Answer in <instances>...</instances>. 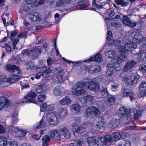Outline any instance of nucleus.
Returning <instances> with one entry per match:
<instances>
[{
    "label": "nucleus",
    "mask_w": 146,
    "mask_h": 146,
    "mask_svg": "<svg viewBox=\"0 0 146 146\" xmlns=\"http://www.w3.org/2000/svg\"><path fill=\"white\" fill-rule=\"evenodd\" d=\"M26 4L24 5V8L26 9L29 7V5L32 4L33 2V0H24Z\"/></svg>",
    "instance_id": "obj_52"
},
{
    "label": "nucleus",
    "mask_w": 146,
    "mask_h": 146,
    "mask_svg": "<svg viewBox=\"0 0 146 146\" xmlns=\"http://www.w3.org/2000/svg\"><path fill=\"white\" fill-rule=\"evenodd\" d=\"M100 111L94 107H89L87 108L86 114L88 117L94 118L100 115Z\"/></svg>",
    "instance_id": "obj_5"
},
{
    "label": "nucleus",
    "mask_w": 146,
    "mask_h": 146,
    "mask_svg": "<svg viewBox=\"0 0 146 146\" xmlns=\"http://www.w3.org/2000/svg\"><path fill=\"white\" fill-rule=\"evenodd\" d=\"M50 140V137L47 135L44 136L42 139V146H48V143Z\"/></svg>",
    "instance_id": "obj_36"
},
{
    "label": "nucleus",
    "mask_w": 146,
    "mask_h": 146,
    "mask_svg": "<svg viewBox=\"0 0 146 146\" xmlns=\"http://www.w3.org/2000/svg\"><path fill=\"white\" fill-rule=\"evenodd\" d=\"M100 107L101 109H106L108 108V104L105 101H103L100 102Z\"/></svg>",
    "instance_id": "obj_56"
},
{
    "label": "nucleus",
    "mask_w": 146,
    "mask_h": 146,
    "mask_svg": "<svg viewBox=\"0 0 146 146\" xmlns=\"http://www.w3.org/2000/svg\"><path fill=\"white\" fill-rule=\"evenodd\" d=\"M142 111L141 110H137L134 112L133 115V119L135 120H138L140 119L142 116Z\"/></svg>",
    "instance_id": "obj_33"
},
{
    "label": "nucleus",
    "mask_w": 146,
    "mask_h": 146,
    "mask_svg": "<svg viewBox=\"0 0 146 146\" xmlns=\"http://www.w3.org/2000/svg\"><path fill=\"white\" fill-rule=\"evenodd\" d=\"M4 68L11 73L22 74V71L20 69L19 67L15 65L7 64L5 66Z\"/></svg>",
    "instance_id": "obj_9"
},
{
    "label": "nucleus",
    "mask_w": 146,
    "mask_h": 146,
    "mask_svg": "<svg viewBox=\"0 0 146 146\" xmlns=\"http://www.w3.org/2000/svg\"><path fill=\"white\" fill-rule=\"evenodd\" d=\"M77 125V123L75 122L73 123L72 125L73 128L72 131L75 135H76V133L79 134L85 131V128L88 126V125L86 123L83 124L82 126L80 127L78 126Z\"/></svg>",
    "instance_id": "obj_7"
},
{
    "label": "nucleus",
    "mask_w": 146,
    "mask_h": 146,
    "mask_svg": "<svg viewBox=\"0 0 146 146\" xmlns=\"http://www.w3.org/2000/svg\"><path fill=\"white\" fill-rule=\"evenodd\" d=\"M139 69L142 72L144 73L146 72V65L141 64L139 66Z\"/></svg>",
    "instance_id": "obj_57"
},
{
    "label": "nucleus",
    "mask_w": 146,
    "mask_h": 146,
    "mask_svg": "<svg viewBox=\"0 0 146 146\" xmlns=\"http://www.w3.org/2000/svg\"><path fill=\"white\" fill-rule=\"evenodd\" d=\"M107 13L108 15L110 17L113 16L115 13L113 10H107Z\"/></svg>",
    "instance_id": "obj_63"
},
{
    "label": "nucleus",
    "mask_w": 146,
    "mask_h": 146,
    "mask_svg": "<svg viewBox=\"0 0 146 146\" xmlns=\"http://www.w3.org/2000/svg\"><path fill=\"white\" fill-rule=\"evenodd\" d=\"M36 92L38 93H41L45 92L47 88L44 84H41L36 85L35 87Z\"/></svg>",
    "instance_id": "obj_28"
},
{
    "label": "nucleus",
    "mask_w": 146,
    "mask_h": 146,
    "mask_svg": "<svg viewBox=\"0 0 146 146\" xmlns=\"http://www.w3.org/2000/svg\"><path fill=\"white\" fill-rule=\"evenodd\" d=\"M139 78V76L137 74H132L129 78L125 76L124 78V81L125 83L131 85L136 84Z\"/></svg>",
    "instance_id": "obj_6"
},
{
    "label": "nucleus",
    "mask_w": 146,
    "mask_h": 146,
    "mask_svg": "<svg viewBox=\"0 0 146 146\" xmlns=\"http://www.w3.org/2000/svg\"><path fill=\"white\" fill-rule=\"evenodd\" d=\"M50 136L52 139L56 141H59L62 139L60 129L58 131L55 130L51 131L50 133Z\"/></svg>",
    "instance_id": "obj_15"
},
{
    "label": "nucleus",
    "mask_w": 146,
    "mask_h": 146,
    "mask_svg": "<svg viewBox=\"0 0 146 146\" xmlns=\"http://www.w3.org/2000/svg\"><path fill=\"white\" fill-rule=\"evenodd\" d=\"M12 41V45L13 46V48L15 49L16 48V45L17 44L18 42L19 39L18 38L14 39L11 40Z\"/></svg>",
    "instance_id": "obj_60"
},
{
    "label": "nucleus",
    "mask_w": 146,
    "mask_h": 146,
    "mask_svg": "<svg viewBox=\"0 0 146 146\" xmlns=\"http://www.w3.org/2000/svg\"><path fill=\"white\" fill-rule=\"evenodd\" d=\"M108 104L110 105H113L115 102L116 99L115 96H111L109 97L107 99Z\"/></svg>",
    "instance_id": "obj_37"
},
{
    "label": "nucleus",
    "mask_w": 146,
    "mask_h": 146,
    "mask_svg": "<svg viewBox=\"0 0 146 146\" xmlns=\"http://www.w3.org/2000/svg\"><path fill=\"white\" fill-rule=\"evenodd\" d=\"M47 106V104L46 103L42 104L40 106V111H44L46 110Z\"/></svg>",
    "instance_id": "obj_64"
},
{
    "label": "nucleus",
    "mask_w": 146,
    "mask_h": 146,
    "mask_svg": "<svg viewBox=\"0 0 146 146\" xmlns=\"http://www.w3.org/2000/svg\"><path fill=\"white\" fill-rule=\"evenodd\" d=\"M71 102V101L70 98L66 96L60 100L59 103L61 105L68 106L70 104Z\"/></svg>",
    "instance_id": "obj_29"
},
{
    "label": "nucleus",
    "mask_w": 146,
    "mask_h": 146,
    "mask_svg": "<svg viewBox=\"0 0 146 146\" xmlns=\"http://www.w3.org/2000/svg\"><path fill=\"white\" fill-rule=\"evenodd\" d=\"M123 23L127 25L129 23L131 20L127 16L123 15Z\"/></svg>",
    "instance_id": "obj_54"
},
{
    "label": "nucleus",
    "mask_w": 146,
    "mask_h": 146,
    "mask_svg": "<svg viewBox=\"0 0 146 146\" xmlns=\"http://www.w3.org/2000/svg\"><path fill=\"white\" fill-rule=\"evenodd\" d=\"M56 78L59 82H61L63 80L62 76L64 74V71L60 67H58L56 69Z\"/></svg>",
    "instance_id": "obj_21"
},
{
    "label": "nucleus",
    "mask_w": 146,
    "mask_h": 146,
    "mask_svg": "<svg viewBox=\"0 0 146 146\" xmlns=\"http://www.w3.org/2000/svg\"><path fill=\"white\" fill-rule=\"evenodd\" d=\"M112 62L113 64H109L108 65L107 70L115 72V62Z\"/></svg>",
    "instance_id": "obj_48"
},
{
    "label": "nucleus",
    "mask_w": 146,
    "mask_h": 146,
    "mask_svg": "<svg viewBox=\"0 0 146 146\" xmlns=\"http://www.w3.org/2000/svg\"><path fill=\"white\" fill-rule=\"evenodd\" d=\"M94 99V97L91 95H87L84 97V100L86 103H91Z\"/></svg>",
    "instance_id": "obj_39"
},
{
    "label": "nucleus",
    "mask_w": 146,
    "mask_h": 146,
    "mask_svg": "<svg viewBox=\"0 0 146 146\" xmlns=\"http://www.w3.org/2000/svg\"><path fill=\"white\" fill-rule=\"evenodd\" d=\"M41 48L39 46H36L34 47L32 49V51L33 52V54L34 57H33V58H36L37 57L38 55L36 53H41Z\"/></svg>",
    "instance_id": "obj_35"
},
{
    "label": "nucleus",
    "mask_w": 146,
    "mask_h": 146,
    "mask_svg": "<svg viewBox=\"0 0 146 146\" xmlns=\"http://www.w3.org/2000/svg\"><path fill=\"white\" fill-rule=\"evenodd\" d=\"M46 124L45 122L43 121L42 120H41L39 123H38V124L37 125L36 128L37 129H39L41 128L43 129L46 126Z\"/></svg>",
    "instance_id": "obj_47"
},
{
    "label": "nucleus",
    "mask_w": 146,
    "mask_h": 146,
    "mask_svg": "<svg viewBox=\"0 0 146 146\" xmlns=\"http://www.w3.org/2000/svg\"><path fill=\"white\" fill-rule=\"evenodd\" d=\"M116 74V72L110 70H107L106 73V75L108 78L110 77H114Z\"/></svg>",
    "instance_id": "obj_53"
},
{
    "label": "nucleus",
    "mask_w": 146,
    "mask_h": 146,
    "mask_svg": "<svg viewBox=\"0 0 146 146\" xmlns=\"http://www.w3.org/2000/svg\"><path fill=\"white\" fill-rule=\"evenodd\" d=\"M131 111L129 109H127L124 107H122L119 108V113L122 115L124 119L127 121H129L130 119V117L129 113Z\"/></svg>",
    "instance_id": "obj_11"
},
{
    "label": "nucleus",
    "mask_w": 146,
    "mask_h": 146,
    "mask_svg": "<svg viewBox=\"0 0 146 146\" xmlns=\"http://www.w3.org/2000/svg\"><path fill=\"white\" fill-rule=\"evenodd\" d=\"M115 55V52L113 50H109L105 52V55L110 58H113Z\"/></svg>",
    "instance_id": "obj_41"
},
{
    "label": "nucleus",
    "mask_w": 146,
    "mask_h": 146,
    "mask_svg": "<svg viewBox=\"0 0 146 146\" xmlns=\"http://www.w3.org/2000/svg\"><path fill=\"white\" fill-rule=\"evenodd\" d=\"M136 56H137L138 60L144 63H146V53L140 51Z\"/></svg>",
    "instance_id": "obj_25"
},
{
    "label": "nucleus",
    "mask_w": 146,
    "mask_h": 146,
    "mask_svg": "<svg viewBox=\"0 0 146 146\" xmlns=\"http://www.w3.org/2000/svg\"><path fill=\"white\" fill-rule=\"evenodd\" d=\"M115 1L117 6L120 5L122 7L126 6L127 3L124 2L123 0H115Z\"/></svg>",
    "instance_id": "obj_51"
},
{
    "label": "nucleus",
    "mask_w": 146,
    "mask_h": 146,
    "mask_svg": "<svg viewBox=\"0 0 146 146\" xmlns=\"http://www.w3.org/2000/svg\"><path fill=\"white\" fill-rule=\"evenodd\" d=\"M44 2V0H36L33 5H31L32 7L34 8L33 6H37L43 3Z\"/></svg>",
    "instance_id": "obj_49"
},
{
    "label": "nucleus",
    "mask_w": 146,
    "mask_h": 146,
    "mask_svg": "<svg viewBox=\"0 0 146 146\" xmlns=\"http://www.w3.org/2000/svg\"><path fill=\"white\" fill-rule=\"evenodd\" d=\"M123 95L124 97L129 96L131 101H132L134 98V95L132 92L129 89H126L123 90Z\"/></svg>",
    "instance_id": "obj_27"
},
{
    "label": "nucleus",
    "mask_w": 146,
    "mask_h": 146,
    "mask_svg": "<svg viewBox=\"0 0 146 146\" xmlns=\"http://www.w3.org/2000/svg\"><path fill=\"white\" fill-rule=\"evenodd\" d=\"M70 108L72 112L77 113L81 111L82 107L78 104H75L71 105Z\"/></svg>",
    "instance_id": "obj_30"
},
{
    "label": "nucleus",
    "mask_w": 146,
    "mask_h": 146,
    "mask_svg": "<svg viewBox=\"0 0 146 146\" xmlns=\"http://www.w3.org/2000/svg\"><path fill=\"white\" fill-rule=\"evenodd\" d=\"M85 86L88 89L95 92H98L100 90V86L98 82L94 81L90 78L87 77L83 79V82H78L73 86L72 94L77 96L84 94L86 92L84 88Z\"/></svg>",
    "instance_id": "obj_1"
},
{
    "label": "nucleus",
    "mask_w": 146,
    "mask_h": 146,
    "mask_svg": "<svg viewBox=\"0 0 146 146\" xmlns=\"http://www.w3.org/2000/svg\"><path fill=\"white\" fill-rule=\"evenodd\" d=\"M97 0H93L92 5H94L97 8L99 9H102L103 8V7L105 5L106 3L105 2L102 3V4L99 5L96 3Z\"/></svg>",
    "instance_id": "obj_45"
},
{
    "label": "nucleus",
    "mask_w": 146,
    "mask_h": 146,
    "mask_svg": "<svg viewBox=\"0 0 146 146\" xmlns=\"http://www.w3.org/2000/svg\"><path fill=\"white\" fill-rule=\"evenodd\" d=\"M46 97L44 95H40L38 97V101L42 102L45 100Z\"/></svg>",
    "instance_id": "obj_59"
},
{
    "label": "nucleus",
    "mask_w": 146,
    "mask_h": 146,
    "mask_svg": "<svg viewBox=\"0 0 146 146\" xmlns=\"http://www.w3.org/2000/svg\"><path fill=\"white\" fill-rule=\"evenodd\" d=\"M27 68L30 70H32L35 67L34 64L31 61H29L26 63Z\"/></svg>",
    "instance_id": "obj_50"
},
{
    "label": "nucleus",
    "mask_w": 146,
    "mask_h": 146,
    "mask_svg": "<svg viewBox=\"0 0 146 146\" xmlns=\"http://www.w3.org/2000/svg\"><path fill=\"white\" fill-rule=\"evenodd\" d=\"M18 115L17 112H15L13 114L12 116V123L13 124H16L18 120L17 116Z\"/></svg>",
    "instance_id": "obj_46"
},
{
    "label": "nucleus",
    "mask_w": 146,
    "mask_h": 146,
    "mask_svg": "<svg viewBox=\"0 0 146 146\" xmlns=\"http://www.w3.org/2000/svg\"><path fill=\"white\" fill-rule=\"evenodd\" d=\"M60 129L62 139H63L64 138L68 139L70 137L71 133L68 128L64 127Z\"/></svg>",
    "instance_id": "obj_17"
},
{
    "label": "nucleus",
    "mask_w": 146,
    "mask_h": 146,
    "mask_svg": "<svg viewBox=\"0 0 146 146\" xmlns=\"http://www.w3.org/2000/svg\"><path fill=\"white\" fill-rule=\"evenodd\" d=\"M75 0H60L57 3L56 6L57 7H60L63 5L64 3H66L68 4H74V3L73 2Z\"/></svg>",
    "instance_id": "obj_32"
},
{
    "label": "nucleus",
    "mask_w": 146,
    "mask_h": 146,
    "mask_svg": "<svg viewBox=\"0 0 146 146\" xmlns=\"http://www.w3.org/2000/svg\"><path fill=\"white\" fill-rule=\"evenodd\" d=\"M100 92L102 96L105 97H107L109 94L106 86L103 87L100 90Z\"/></svg>",
    "instance_id": "obj_38"
},
{
    "label": "nucleus",
    "mask_w": 146,
    "mask_h": 146,
    "mask_svg": "<svg viewBox=\"0 0 146 146\" xmlns=\"http://www.w3.org/2000/svg\"><path fill=\"white\" fill-rule=\"evenodd\" d=\"M87 140L89 146H98V141L95 138L88 137Z\"/></svg>",
    "instance_id": "obj_31"
},
{
    "label": "nucleus",
    "mask_w": 146,
    "mask_h": 146,
    "mask_svg": "<svg viewBox=\"0 0 146 146\" xmlns=\"http://www.w3.org/2000/svg\"><path fill=\"white\" fill-rule=\"evenodd\" d=\"M137 47V44L131 41L129 42L125 43L123 46H121L118 47L117 49L121 52L126 53L131 52L134 50Z\"/></svg>",
    "instance_id": "obj_4"
},
{
    "label": "nucleus",
    "mask_w": 146,
    "mask_h": 146,
    "mask_svg": "<svg viewBox=\"0 0 146 146\" xmlns=\"http://www.w3.org/2000/svg\"><path fill=\"white\" fill-rule=\"evenodd\" d=\"M140 94L141 97L146 96V82H141L139 86Z\"/></svg>",
    "instance_id": "obj_22"
},
{
    "label": "nucleus",
    "mask_w": 146,
    "mask_h": 146,
    "mask_svg": "<svg viewBox=\"0 0 146 146\" xmlns=\"http://www.w3.org/2000/svg\"><path fill=\"white\" fill-rule=\"evenodd\" d=\"M11 102L7 98L4 97H0V110L10 106Z\"/></svg>",
    "instance_id": "obj_16"
},
{
    "label": "nucleus",
    "mask_w": 146,
    "mask_h": 146,
    "mask_svg": "<svg viewBox=\"0 0 146 146\" xmlns=\"http://www.w3.org/2000/svg\"><path fill=\"white\" fill-rule=\"evenodd\" d=\"M112 136L113 141L119 140L121 137V135L118 132L113 133Z\"/></svg>",
    "instance_id": "obj_40"
},
{
    "label": "nucleus",
    "mask_w": 146,
    "mask_h": 146,
    "mask_svg": "<svg viewBox=\"0 0 146 146\" xmlns=\"http://www.w3.org/2000/svg\"><path fill=\"white\" fill-rule=\"evenodd\" d=\"M127 63L131 68L135 65L137 63V62L135 61L132 60L130 61H128Z\"/></svg>",
    "instance_id": "obj_58"
},
{
    "label": "nucleus",
    "mask_w": 146,
    "mask_h": 146,
    "mask_svg": "<svg viewBox=\"0 0 146 146\" xmlns=\"http://www.w3.org/2000/svg\"><path fill=\"white\" fill-rule=\"evenodd\" d=\"M41 73L42 75L44 77H47L49 76L52 72V70L50 68L46 69V66H45L40 68H36L37 71H39Z\"/></svg>",
    "instance_id": "obj_18"
},
{
    "label": "nucleus",
    "mask_w": 146,
    "mask_h": 146,
    "mask_svg": "<svg viewBox=\"0 0 146 146\" xmlns=\"http://www.w3.org/2000/svg\"><path fill=\"white\" fill-rule=\"evenodd\" d=\"M85 69L87 70L90 73L99 72L101 70V67L98 65H93L87 67H84Z\"/></svg>",
    "instance_id": "obj_19"
},
{
    "label": "nucleus",
    "mask_w": 146,
    "mask_h": 146,
    "mask_svg": "<svg viewBox=\"0 0 146 146\" xmlns=\"http://www.w3.org/2000/svg\"><path fill=\"white\" fill-rule=\"evenodd\" d=\"M126 37L127 39L136 44L139 43L141 40L142 38V35L136 31H129L127 33Z\"/></svg>",
    "instance_id": "obj_3"
},
{
    "label": "nucleus",
    "mask_w": 146,
    "mask_h": 146,
    "mask_svg": "<svg viewBox=\"0 0 146 146\" xmlns=\"http://www.w3.org/2000/svg\"><path fill=\"white\" fill-rule=\"evenodd\" d=\"M93 61H96L100 62L103 61L102 58L101 54L98 53L95 55L94 57H91L88 59L86 60L85 62H91Z\"/></svg>",
    "instance_id": "obj_24"
},
{
    "label": "nucleus",
    "mask_w": 146,
    "mask_h": 146,
    "mask_svg": "<svg viewBox=\"0 0 146 146\" xmlns=\"http://www.w3.org/2000/svg\"><path fill=\"white\" fill-rule=\"evenodd\" d=\"M46 119L50 125L52 126L56 125L58 123L57 117L53 112L47 113Z\"/></svg>",
    "instance_id": "obj_8"
},
{
    "label": "nucleus",
    "mask_w": 146,
    "mask_h": 146,
    "mask_svg": "<svg viewBox=\"0 0 146 146\" xmlns=\"http://www.w3.org/2000/svg\"><path fill=\"white\" fill-rule=\"evenodd\" d=\"M136 126L134 124L133 126H128L124 128V129L125 130H133L136 129Z\"/></svg>",
    "instance_id": "obj_61"
},
{
    "label": "nucleus",
    "mask_w": 146,
    "mask_h": 146,
    "mask_svg": "<svg viewBox=\"0 0 146 146\" xmlns=\"http://www.w3.org/2000/svg\"><path fill=\"white\" fill-rule=\"evenodd\" d=\"M98 139L103 144H106L108 142L110 143L113 141L112 137L109 135H106L104 138L101 137H99Z\"/></svg>",
    "instance_id": "obj_26"
},
{
    "label": "nucleus",
    "mask_w": 146,
    "mask_h": 146,
    "mask_svg": "<svg viewBox=\"0 0 146 146\" xmlns=\"http://www.w3.org/2000/svg\"><path fill=\"white\" fill-rule=\"evenodd\" d=\"M22 74H14L11 78H7L6 76H0V87H6L10 84L14 83L21 76Z\"/></svg>",
    "instance_id": "obj_2"
},
{
    "label": "nucleus",
    "mask_w": 146,
    "mask_h": 146,
    "mask_svg": "<svg viewBox=\"0 0 146 146\" xmlns=\"http://www.w3.org/2000/svg\"><path fill=\"white\" fill-rule=\"evenodd\" d=\"M82 142L80 140L73 141L71 143L72 144V146H81Z\"/></svg>",
    "instance_id": "obj_55"
},
{
    "label": "nucleus",
    "mask_w": 146,
    "mask_h": 146,
    "mask_svg": "<svg viewBox=\"0 0 146 146\" xmlns=\"http://www.w3.org/2000/svg\"><path fill=\"white\" fill-rule=\"evenodd\" d=\"M102 118H100L98 119V121L97 122V123L96 125L98 126L100 129L102 127H104L105 124L103 119H102Z\"/></svg>",
    "instance_id": "obj_42"
},
{
    "label": "nucleus",
    "mask_w": 146,
    "mask_h": 146,
    "mask_svg": "<svg viewBox=\"0 0 146 146\" xmlns=\"http://www.w3.org/2000/svg\"><path fill=\"white\" fill-rule=\"evenodd\" d=\"M127 57L124 54H120L117 56L115 59H113L112 60V62H117V64L121 63L122 61H126L127 60Z\"/></svg>",
    "instance_id": "obj_23"
},
{
    "label": "nucleus",
    "mask_w": 146,
    "mask_h": 146,
    "mask_svg": "<svg viewBox=\"0 0 146 146\" xmlns=\"http://www.w3.org/2000/svg\"><path fill=\"white\" fill-rule=\"evenodd\" d=\"M111 26L116 28H118L120 26L119 23L117 21H114L111 23Z\"/></svg>",
    "instance_id": "obj_62"
},
{
    "label": "nucleus",
    "mask_w": 146,
    "mask_h": 146,
    "mask_svg": "<svg viewBox=\"0 0 146 146\" xmlns=\"http://www.w3.org/2000/svg\"><path fill=\"white\" fill-rule=\"evenodd\" d=\"M27 16L32 22H38L40 21L41 18L39 14L36 12H31L28 13Z\"/></svg>",
    "instance_id": "obj_10"
},
{
    "label": "nucleus",
    "mask_w": 146,
    "mask_h": 146,
    "mask_svg": "<svg viewBox=\"0 0 146 146\" xmlns=\"http://www.w3.org/2000/svg\"><path fill=\"white\" fill-rule=\"evenodd\" d=\"M53 93L56 96L59 95L61 93V90L59 87L58 86H56L53 90Z\"/></svg>",
    "instance_id": "obj_44"
},
{
    "label": "nucleus",
    "mask_w": 146,
    "mask_h": 146,
    "mask_svg": "<svg viewBox=\"0 0 146 146\" xmlns=\"http://www.w3.org/2000/svg\"><path fill=\"white\" fill-rule=\"evenodd\" d=\"M36 96V94L34 92L32 91H30L28 95L24 97V99L28 100L27 101H24V100L21 101L22 103L29 102H35V101L34 98Z\"/></svg>",
    "instance_id": "obj_14"
},
{
    "label": "nucleus",
    "mask_w": 146,
    "mask_h": 146,
    "mask_svg": "<svg viewBox=\"0 0 146 146\" xmlns=\"http://www.w3.org/2000/svg\"><path fill=\"white\" fill-rule=\"evenodd\" d=\"M131 142L129 140L122 141L119 143V146H131Z\"/></svg>",
    "instance_id": "obj_43"
},
{
    "label": "nucleus",
    "mask_w": 146,
    "mask_h": 146,
    "mask_svg": "<svg viewBox=\"0 0 146 146\" xmlns=\"http://www.w3.org/2000/svg\"><path fill=\"white\" fill-rule=\"evenodd\" d=\"M67 112L68 111L66 109L61 108L57 110L56 114L59 117L62 119L66 117Z\"/></svg>",
    "instance_id": "obj_20"
},
{
    "label": "nucleus",
    "mask_w": 146,
    "mask_h": 146,
    "mask_svg": "<svg viewBox=\"0 0 146 146\" xmlns=\"http://www.w3.org/2000/svg\"><path fill=\"white\" fill-rule=\"evenodd\" d=\"M120 124L119 120L115 119H112L111 122L110 123L111 127L112 128H115L118 127Z\"/></svg>",
    "instance_id": "obj_34"
},
{
    "label": "nucleus",
    "mask_w": 146,
    "mask_h": 146,
    "mask_svg": "<svg viewBox=\"0 0 146 146\" xmlns=\"http://www.w3.org/2000/svg\"><path fill=\"white\" fill-rule=\"evenodd\" d=\"M107 40L109 41L108 42L110 45L113 44L116 46H120L121 41L120 40H112L113 36L112 32L110 31H108L107 33Z\"/></svg>",
    "instance_id": "obj_12"
},
{
    "label": "nucleus",
    "mask_w": 146,
    "mask_h": 146,
    "mask_svg": "<svg viewBox=\"0 0 146 146\" xmlns=\"http://www.w3.org/2000/svg\"><path fill=\"white\" fill-rule=\"evenodd\" d=\"M0 146H18L15 141L7 142V139L3 136L0 137Z\"/></svg>",
    "instance_id": "obj_13"
}]
</instances>
